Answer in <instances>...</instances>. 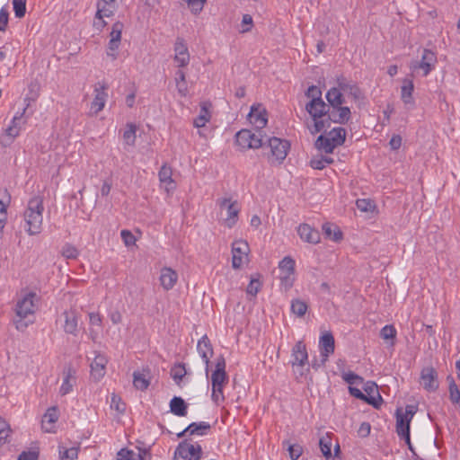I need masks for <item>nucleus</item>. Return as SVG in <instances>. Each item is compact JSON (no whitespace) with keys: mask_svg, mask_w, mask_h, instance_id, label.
Segmentation results:
<instances>
[{"mask_svg":"<svg viewBox=\"0 0 460 460\" xmlns=\"http://www.w3.org/2000/svg\"><path fill=\"white\" fill-rule=\"evenodd\" d=\"M137 126L133 123H128L123 133V138L127 143L134 142L136 138Z\"/></svg>","mask_w":460,"mask_h":460,"instance_id":"obj_52","label":"nucleus"},{"mask_svg":"<svg viewBox=\"0 0 460 460\" xmlns=\"http://www.w3.org/2000/svg\"><path fill=\"white\" fill-rule=\"evenodd\" d=\"M240 212V208L236 200L234 201V204H230L226 209V217L225 218L226 226L229 228L233 227L238 219V214Z\"/></svg>","mask_w":460,"mask_h":460,"instance_id":"obj_33","label":"nucleus"},{"mask_svg":"<svg viewBox=\"0 0 460 460\" xmlns=\"http://www.w3.org/2000/svg\"><path fill=\"white\" fill-rule=\"evenodd\" d=\"M326 99L329 102V104H327L328 106H342V104L345 102L343 94L337 86L331 88L327 92Z\"/></svg>","mask_w":460,"mask_h":460,"instance_id":"obj_31","label":"nucleus"},{"mask_svg":"<svg viewBox=\"0 0 460 460\" xmlns=\"http://www.w3.org/2000/svg\"><path fill=\"white\" fill-rule=\"evenodd\" d=\"M288 451L291 460H297L303 453V447L299 444H288Z\"/></svg>","mask_w":460,"mask_h":460,"instance_id":"obj_54","label":"nucleus"},{"mask_svg":"<svg viewBox=\"0 0 460 460\" xmlns=\"http://www.w3.org/2000/svg\"><path fill=\"white\" fill-rule=\"evenodd\" d=\"M197 349L206 365V374L208 375L209 370L210 358L213 355V349L210 341L207 335H204L199 341Z\"/></svg>","mask_w":460,"mask_h":460,"instance_id":"obj_21","label":"nucleus"},{"mask_svg":"<svg viewBox=\"0 0 460 460\" xmlns=\"http://www.w3.org/2000/svg\"><path fill=\"white\" fill-rule=\"evenodd\" d=\"M350 110L344 106H328L323 119H325V126L330 127L331 122L345 123L350 118Z\"/></svg>","mask_w":460,"mask_h":460,"instance_id":"obj_9","label":"nucleus"},{"mask_svg":"<svg viewBox=\"0 0 460 460\" xmlns=\"http://www.w3.org/2000/svg\"><path fill=\"white\" fill-rule=\"evenodd\" d=\"M308 309L307 304L298 298L291 301V312L298 317H302L305 314Z\"/></svg>","mask_w":460,"mask_h":460,"instance_id":"obj_39","label":"nucleus"},{"mask_svg":"<svg viewBox=\"0 0 460 460\" xmlns=\"http://www.w3.org/2000/svg\"><path fill=\"white\" fill-rule=\"evenodd\" d=\"M185 375L186 370L184 365L181 364L174 366L171 370V376L176 383L181 381Z\"/></svg>","mask_w":460,"mask_h":460,"instance_id":"obj_51","label":"nucleus"},{"mask_svg":"<svg viewBox=\"0 0 460 460\" xmlns=\"http://www.w3.org/2000/svg\"><path fill=\"white\" fill-rule=\"evenodd\" d=\"M342 378L345 382H347L349 385H355L363 382V378L353 372L344 373L342 375Z\"/></svg>","mask_w":460,"mask_h":460,"instance_id":"obj_57","label":"nucleus"},{"mask_svg":"<svg viewBox=\"0 0 460 460\" xmlns=\"http://www.w3.org/2000/svg\"><path fill=\"white\" fill-rule=\"evenodd\" d=\"M332 163L333 159L330 155H323V154L318 152L312 157L310 166L313 169L323 170L327 164H331Z\"/></svg>","mask_w":460,"mask_h":460,"instance_id":"obj_32","label":"nucleus"},{"mask_svg":"<svg viewBox=\"0 0 460 460\" xmlns=\"http://www.w3.org/2000/svg\"><path fill=\"white\" fill-rule=\"evenodd\" d=\"M319 447H320V449H321L323 456L326 459H330L332 456V450H331L332 438L328 433L326 434V436L320 438Z\"/></svg>","mask_w":460,"mask_h":460,"instance_id":"obj_40","label":"nucleus"},{"mask_svg":"<svg viewBox=\"0 0 460 460\" xmlns=\"http://www.w3.org/2000/svg\"><path fill=\"white\" fill-rule=\"evenodd\" d=\"M61 254L66 259H76L79 255L78 250L71 243H66L61 250Z\"/></svg>","mask_w":460,"mask_h":460,"instance_id":"obj_47","label":"nucleus"},{"mask_svg":"<svg viewBox=\"0 0 460 460\" xmlns=\"http://www.w3.org/2000/svg\"><path fill=\"white\" fill-rule=\"evenodd\" d=\"M59 460H75L78 456V447L66 448L59 446Z\"/></svg>","mask_w":460,"mask_h":460,"instance_id":"obj_41","label":"nucleus"},{"mask_svg":"<svg viewBox=\"0 0 460 460\" xmlns=\"http://www.w3.org/2000/svg\"><path fill=\"white\" fill-rule=\"evenodd\" d=\"M328 105L322 100L316 98L311 100L306 104V111L314 119V129L311 128L312 134L322 131L325 128V119H323L327 110Z\"/></svg>","mask_w":460,"mask_h":460,"instance_id":"obj_4","label":"nucleus"},{"mask_svg":"<svg viewBox=\"0 0 460 460\" xmlns=\"http://www.w3.org/2000/svg\"><path fill=\"white\" fill-rule=\"evenodd\" d=\"M89 320H90V324L93 325V326H99L101 327L102 326V316L99 313H94V312H92V313H89Z\"/></svg>","mask_w":460,"mask_h":460,"instance_id":"obj_62","label":"nucleus"},{"mask_svg":"<svg viewBox=\"0 0 460 460\" xmlns=\"http://www.w3.org/2000/svg\"><path fill=\"white\" fill-rule=\"evenodd\" d=\"M212 386L218 385H226L228 383V376L226 372V360L223 356L217 358L216 369L211 376Z\"/></svg>","mask_w":460,"mask_h":460,"instance_id":"obj_16","label":"nucleus"},{"mask_svg":"<svg viewBox=\"0 0 460 460\" xmlns=\"http://www.w3.org/2000/svg\"><path fill=\"white\" fill-rule=\"evenodd\" d=\"M295 261L290 256H286L280 261L279 268L280 270V281L288 290L292 288L295 281Z\"/></svg>","mask_w":460,"mask_h":460,"instance_id":"obj_7","label":"nucleus"},{"mask_svg":"<svg viewBox=\"0 0 460 460\" xmlns=\"http://www.w3.org/2000/svg\"><path fill=\"white\" fill-rule=\"evenodd\" d=\"M292 365L293 367H304L307 363L308 355L306 351L305 344L299 341L292 349Z\"/></svg>","mask_w":460,"mask_h":460,"instance_id":"obj_23","label":"nucleus"},{"mask_svg":"<svg viewBox=\"0 0 460 460\" xmlns=\"http://www.w3.org/2000/svg\"><path fill=\"white\" fill-rule=\"evenodd\" d=\"M17 460H38V453L33 451L22 452Z\"/></svg>","mask_w":460,"mask_h":460,"instance_id":"obj_64","label":"nucleus"},{"mask_svg":"<svg viewBox=\"0 0 460 460\" xmlns=\"http://www.w3.org/2000/svg\"><path fill=\"white\" fill-rule=\"evenodd\" d=\"M225 385H218L216 386H212V400L217 403L219 404L220 402H224L225 396L223 394V387Z\"/></svg>","mask_w":460,"mask_h":460,"instance_id":"obj_53","label":"nucleus"},{"mask_svg":"<svg viewBox=\"0 0 460 460\" xmlns=\"http://www.w3.org/2000/svg\"><path fill=\"white\" fill-rule=\"evenodd\" d=\"M421 385L429 392H435L438 388V373L432 367H424L420 373Z\"/></svg>","mask_w":460,"mask_h":460,"instance_id":"obj_15","label":"nucleus"},{"mask_svg":"<svg viewBox=\"0 0 460 460\" xmlns=\"http://www.w3.org/2000/svg\"><path fill=\"white\" fill-rule=\"evenodd\" d=\"M211 428L210 424L207 422H199V423H190L184 430L178 433V437H183L186 433H189V435H204L207 433L208 430H209Z\"/></svg>","mask_w":460,"mask_h":460,"instance_id":"obj_30","label":"nucleus"},{"mask_svg":"<svg viewBox=\"0 0 460 460\" xmlns=\"http://www.w3.org/2000/svg\"><path fill=\"white\" fill-rule=\"evenodd\" d=\"M349 394L358 398V399H360V400H364L366 401L367 402H368L369 404L373 405L375 408H378L381 404V402L383 401L382 400V397L381 395L378 394V401L376 400L375 397L373 396H366L357 387H353V386H349Z\"/></svg>","mask_w":460,"mask_h":460,"instance_id":"obj_34","label":"nucleus"},{"mask_svg":"<svg viewBox=\"0 0 460 460\" xmlns=\"http://www.w3.org/2000/svg\"><path fill=\"white\" fill-rule=\"evenodd\" d=\"M12 433L10 425L5 421L4 419L0 417V445L7 442V438Z\"/></svg>","mask_w":460,"mask_h":460,"instance_id":"obj_44","label":"nucleus"},{"mask_svg":"<svg viewBox=\"0 0 460 460\" xmlns=\"http://www.w3.org/2000/svg\"><path fill=\"white\" fill-rule=\"evenodd\" d=\"M178 280V273L172 268H164L161 270L160 282L166 291L171 290Z\"/></svg>","mask_w":460,"mask_h":460,"instance_id":"obj_27","label":"nucleus"},{"mask_svg":"<svg viewBox=\"0 0 460 460\" xmlns=\"http://www.w3.org/2000/svg\"><path fill=\"white\" fill-rule=\"evenodd\" d=\"M175 80L178 93L181 96H186L188 93V87L184 72H182L181 70L177 71Z\"/></svg>","mask_w":460,"mask_h":460,"instance_id":"obj_42","label":"nucleus"},{"mask_svg":"<svg viewBox=\"0 0 460 460\" xmlns=\"http://www.w3.org/2000/svg\"><path fill=\"white\" fill-rule=\"evenodd\" d=\"M120 235L126 246H130L136 243V237L129 230H122Z\"/></svg>","mask_w":460,"mask_h":460,"instance_id":"obj_60","label":"nucleus"},{"mask_svg":"<svg viewBox=\"0 0 460 460\" xmlns=\"http://www.w3.org/2000/svg\"><path fill=\"white\" fill-rule=\"evenodd\" d=\"M337 87L342 93H349L355 100H359L362 97V93L356 84L348 81L344 76L337 78Z\"/></svg>","mask_w":460,"mask_h":460,"instance_id":"obj_25","label":"nucleus"},{"mask_svg":"<svg viewBox=\"0 0 460 460\" xmlns=\"http://www.w3.org/2000/svg\"><path fill=\"white\" fill-rule=\"evenodd\" d=\"M9 13L3 7L0 10V31H4L8 24Z\"/></svg>","mask_w":460,"mask_h":460,"instance_id":"obj_61","label":"nucleus"},{"mask_svg":"<svg viewBox=\"0 0 460 460\" xmlns=\"http://www.w3.org/2000/svg\"><path fill=\"white\" fill-rule=\"evenodd\" d=\"M321 350L322 365H324L330 355L333 354L335 349L334 337L330 332H324L319 341Z\"/></svg>","mask_w":460,"mask_h":460,"instance_id":"obj_14","label":"nucleus"},{"mask_svg":"<svg viewBox=\"0 0 460 460\" xmlns=\"http://www.w3.org/2000/svg\"><path fill=\"white\" fill-rule=\"evenodd\" d=\"M172 168L168 166L166 164H164L158 172V177L161 183L165 184V190L167 192L175 188L174 181L172 180Z\"/></svg>","mask_w":460,"mask_h":460,"instance_id":"obj_28","label":"nucleus"},{"mask_svg":"<svg viewBox=\"0 0 460 460\" xmlns=\"http://www.w3.org/2000/svg\"><path fill=\"white\" fill-rule=\"evenodd\" d=\"M111 408L114 409L119 413H123L126 411V404L118 394H112L111 397Z\"/></svg>","mask_w":460,"mask_h":460,"instance_id":"obj_49","label":"nucleus"},{"mask_svg":"<svg viewBox=\"0 0 460 460\" xmlns=\"http://www.w3.org/2000/svg\"><path fill=\"white\" fill-rule=\"evenodd\" d=\"M327 126L322 130L314 144H343L346 139V129L342 127H335L327 132Z\"/></svg>","mask_w":460,"mask_h":460,"instance_id":"obj_11","label":"nucleus"},{"mask_svg":"<svg viewBox=\"0 0 460 460\" xmlns=\"http://www.w3.org/2000/svg\"><path fill=\"white\" fill-rule=\"evenodd\" d=\"M371 425L368 422H362L358 433L362 438H367L370 434Z\"/></svg>","mask_w":460,"mask_h":460,"instance_id":"obj_63","label":"nucleus"},{"mask_svg":"<svg viewBox=\"0 0 460 460\" xmlns=\"http://www.w3.org/2000/svg\"><path fill=\"white\" fill-rule=\"evenodd\" d=\"M117 460H144L141 455H136L128 448L120 449L117 454Z\"/></svg>","mask_w":460,"mask_h":460,"instance_id":"obj_43","label":"nucleus"},{"mask_svg":"<svg viewBox=\"0 0 460 460\" xmlns=\"http://www.w3.org/2000/svg\"><path fill=\"white\" fill-rule=\"evenodd\" d=\"M236 144H272V142H278V144H289L287 140H282L277 137H269L263 131L252 133L249 129H241L235 134Z\"/></svg>","mask_w":460,"mask_h":460,"instance_id":"obj_3","label":"nucleus"},{"mask_svg":"<svg viewBox=\"0 0 460 460\" xmlns=\"http://www.w3.org/2000/svg\"><path fill=\"white\" fill-rule=\"evenodd\" d=\"M450 379L449 382V397L453 403H458L460 402V390L456 385L454 379L450 376L447 377Z\"/></svg>","mask_w":460,"mask_h":460,"instance_id":"obj_48","label":"nucleus"},{"mask_svg":"<svg viewBox=\"0 0 460 460\" xmlns=\"http://www.w3.org/2000/svg\"><path fill=\"white\" fill-rule=\"evenodd\" d=\"M123 30V23L120 22H117L112 25V29L111 31V39L120 41L121 40V32Z\"/></svg>","mask_w":460,"mask_h":460,"instance_id":"obj_56","label":"nucleus"},{"mask_svg":"<svg viewBox=\"0 0 460 460\" xmlns=\"http://www.w3.org/2000/svg\"><path fill=\"white\" fill-rule=\"evenodd\" d=\"M44 211L43 198L34 196L29 199L23 213L25 230L30 235L39 234L41 232Z\"/></svg>","mask_w":460,"mask_h":460,"instance_id":"obj_1","label":"nucleus"},{"mask_svg":"<svg viewBox=\"0 0 460 460\" xmlns=\"http://www.w3.org/2000/svg\"><path fill=\"white\" fill-rule=\"evenodd\" d=\"M250 252V247L246 241L237 240L232 243V267L234 270H239L247 260Z\"/></svg>","mask_w":460,"mask_h":460,"instance_id":"obj_10","label":"nucleus"},{"mask_svg":"<svg viewBox=\"0 0 460 460\" xmlns=\"http://www.w3.org/2000/svg\"><path fill=\"white\" fill-rule=\"evenodd\" d=\"M297 234L300 238L309 243L316 244L321 240L320 233L317 229L308 224H301L297 227Z\"/></svg>","mask_w":460,"mask_h":460,"instance_id":"obj_20","label":"nucleus"},{"mask_svg":"<svg viewBox=\"0 0 460 460\" xmlns=\"http://www.w3.org/2000/svg\"><path fill=\"white\" fill-rule=\"evenodd\" d=\"M58 420V411L56 406L50 407L43 416L42 426L47 432L51 430L50 428L45 426L46 423L54 424Z\"/></svg>","mask_w":460,"mask_h":460,"instance_id":"obj_37","label":"nucleus"},{"mask_svg":"<svg viewBox=\"0 0 460 460\" xmlns=\"http://www.w3.org/2000/svg\"><path fill=\"white\" fill-rule=\"evenodd\" d=\"M436 63V54L433 51L425 49L421 56V60L412 61L410 65V68L412 70L422 69L423 75L426 76L434 68Z\"/></svg>","mask_w":460,"mask_h":460,"instance_id":"obj_12","label":"nucleus"},{"mask_svg":"<svg viewBox=\"0 0 460 460\" xmlns=\"http://www.w3.org/2000/svg\"><path fill=\"white\" fill-rule=\"evenodd\" d=\"M261 288V283L259 279L252 278L250 283L247 286L246 292L249 295L255 296Z\"/></svg>","mask_w":460,"mask_h":460,"instance_id":"obj_55","label":"nucleus"},{"mask_svg":"<svg viewBox=\"0 0 460 460\" xmlns=\"http://www.w3.org/2000/svg\"><path fill=\"white\" fill-rule=\"evenodd\" d=\"M380 336L384 340H392L391 344L394 345L396 337V329L392 324L385 325L381 329Z\"/></svg>","mask_w":460,"mask_h":460,"instance_id":"obj_46","label":"nucleus"},{"mask_svg":"<svg viewBox=\"0 0 460 460\" xmlns=\"http://www.w3.org/2000/svg\"><path fill=\"white\" fill-rule=\"evenodd\" d=\"M414 89L413 82L411 79H404L402 86V100L405 103L412 102V92Z\"/></svg>","mask_w":460,"mask_h":460,"instance_id":"obj_38","label":"nucleus"},{"mask_svg":"<svg viewBox=\"0 0 460 460\" xmlns=\"http://www.w3.org/2000/svg\"><path fill=\"white\" fill-rule=\"evenodd\" d=\"M242 152H244L246 148H259L266 147L268 152L265 154L270 164H281L288 152L290 146H242Z\"/></svg>","mask_w":460,"mask_h":460,"instance_id":"obj_8","label":"nucleus"},{"mask_svg":"<svg viewBox=\"0 0 460 460\" xmlns=\"http://www.w3.org/2000/svg\"><path fill=\"white\" fill-rule=\"evenodd\" d=\"M120 41L111 39L108 46L107 55L111 57L113 60L117 58V54L115 53L119 49Z\"/></svg>","mask_w":460,"mask_h":460,"instance_id":"obj_59","label":"nucleus"},{"mask_svg":"<svg viewBox=\"0 0 460 460\" xmlns=\"http://www.w3.org/2000/svg\"><path fill=\"white\" fill-rule=\"evenodd\" d=\"M108 85L105 83H97L94 88V98L91 103V109L93 113L97 115L103 110L108 97L107 93Z\"/></svg>","mask_w":460,"mask_h":460,"instance_id":"obj_13","label":"nucleus"},{"mask_svg":"<svg viewBox=\"0 0 460 460\" xmlns=\"http://www.w3.org/2000/svg\"><path fill=\"white\" fill-rule=\"evenodd\" d=\"M202 455V448L199 444L181 443L175 452L173 460H199Z\"/></svg>","mask_w":460,"mask_h":460,"instance_id":"obj_6","label":"nucleus"},{"mask_svg":"<svg viewBox=\"0 0 460 460\" xmlns=\"http://www.w3.org/2000/svg\"><path fill=\"white\" fill-rule=\"evenodd\" d=\"M170 411L176 416L184 417L188 413V404L181 397L174 396L170 402Z\"/></svg>","mask_w":460,"mask_h":460,"instance_id":"obj_29","label":"nucleus"},{"mask_svg":"<svg viewBox=\"0 0 460 460\" xmlns=\"http://www.w3.org/2000/svg\"><path fill=\"white\" fill-rule=\"evenodd\" d=\"M36 294L28 293L24 297L19 300L15 305L16 316L19 318L14 320L15 328L20 332H24L32 322H26L24 319L35 313L34 298Z\"/></svg>","mask_w":460,"mask_h":460,"instance_id":"obj_2","label":"nucleus"},{"mask_svg":"<svg viewBox=\"0 0 460 460\" xmlns=\"http://www.w3.org/2000/svg\"><path fill=\"white\" fill-rule=\"evenodd\" d=\"M174 60L180 67L186 66L190 62V54L185 40L182 38H177L174 44Z\"/></svg>","mask_w":460,"mask_h":460,"instance_id":"obj_18","label":"nucleus"},{"mask_svg":"<svg viewBox=\"0 0 460 460\" xmlns=\"http://www.w3.org/2000/svg\"><path fill=\"white\" fill-rule=\"evenodd\" d=\"M14 14L17 18H22L26 13V0H13Z\"/></svg>","mask_w":460,"mask_h":460,"instance_id":"obj_50","label":"nucleus"},{"mask_svg":"<svg viewBox=\"0 0 460 460\" xmlns=\"http://www.w3.org/2000/svg\"><path fill=\"white\" fill-rule=\"evenodd\" d=\"M75 374V370L71 366L65 367L63 370V383L59 390L61 395H66L72 391L76 379Z\"/></svg>","mask_w":460,"mask_h":460,"instance_id":"obj_24","label":"nucleus"},{"mask_svg":"<svg viewBox=\"0 0 460 460\" xmlns=\"http://www.w3.org/2000/svg\"><path fill=\"white\" fill-rule=\"evenodd\" d=\"M323 232L327 238L332 241L339 242L342 239V233L340 228L331 223L323 225Z\"/></svg>","mask_w":460,"mask_h":460,"instance_id":"obj_35","label":"nucleus"},{"mask_svg":"<svg viewBox=\"0 0 460 460\" xmlns=\"http://www.w3.org/2000/svg\"><path fill=\"white\" fill-rule=\"evenodd\" d=\"M62 315L65 320L63 325L64 332L67 334L76 336L78 332V314L76 310H66Z\"/></svg>","mask_w":460,"mask_h":460,"instance_id":"obj_17","label":"nucleus"},{"mask_svg":"<svg viewBox=\"0 0 460 460\" xmlns=\"http://www.w3.org/2000/svg\"><path fill=\"white\" fill-rule=\"evenodd\" d=\"M249 121L255 126L256 131H263L268 122L266 110L258 111L254 106H252L251 111L248 114Z\"/></svg>","mask_w":460,"mask_h":460,"instance_id":"obj_22","label":"nucleus"},{"mask_svg":"<svg viewBox=\"0 0 460 460\" xmlns=\"http://www.w3.org/2000/svg\"><path fill=\"white\" fill-rule=\"evenodd\" d=\"M357 208L362 212H373L376 208V204L369 199H359L356 201Z\"/></svg>","mask_w":460,"mask_h":460,"instance_id":"obj_45","label":"nucleus"},{"mask_svg":"<svg viewBox=\"0 0 460 460\" xmlns=\"http://www.w3.org/2000/svg\"><path fill=\"white\" fill-rule=\"evenodd\" d=\"M415 412L416 410L413 405H407L404 412H402V409L396 410V432L400 438L403 435L409 436L410 423Z\"/></svg>","mask_w":460,"mask_h":460,"instance_id":"obj_5","label":"nucleus"},{"mask_svg":"<svg viewBox=\"0 0 460 460\" xmlns=\"http://www.w3.org/2000/svg\"><path fill=\"white\" fill-rule=\"evenodd\" d=\"M151 380V371L144 368L142 371L133 373V385L136 389L145 391L148 388Z\"/></svg>","mask_w":460,"mask_h":460,"instance_id":"obj_26","label":"nucleus"},{"mask_svg":"<svg viewBox=\"0 0 460 460\" xmlns=\"http://www.w3.org/2000/svg\"><path fill=\"white\" fill-rule=\"evenodd\" d=\"M29 105L30 104L27 103L26 107L22 110V111L19 115L17 114L13 117V119L12 120V125L9 126L5 130L7 136H9L11 137H14L18 136L19 127H20L22 118L24 115Z\"/></svg>","mask_w":460,"mask_h":460,"instance_id":"obj_36","label":"nucleus"},{"mask_svg":"<svg viewBox=\"0 0 460 460\" xmlns=\"http://www.w3.org/2000/svg\"><path fill=\"white\" fill-rule=\"evenodd\" d=\"M107 363V358L103 354L96 352L95 358H93L90 366L91 376L94 380L99 381L102 377H103V376L105 375V368Z\"/></svg>","mask_w":460,"mask_h":460,"instance_id":"obj_19","label":"nucleus"},{"mask_svg":"<svg viewBox=\"0 0 460 460\" xmlns=\"http://www.w3.org/2000/svg\"><path fill=\"white\" fill-rule=\"evenodd\" d=\"M202 114L194 119V126L196 128H201L205 126V124L209 120L208 112L205 108L202 109Z\"/></svg>","mask_w":460,"mask_h":460,"instance_id":"obj_58","label":"nucleus"}]
</instances>
